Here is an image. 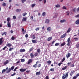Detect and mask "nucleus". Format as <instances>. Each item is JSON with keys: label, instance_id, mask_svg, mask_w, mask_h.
<instances>
[{"label": "nucleus", "instance_id": "nucleus-1", "mask_svg": "<svg viewBox=\"0 0 79 79\" xmlns=\"http://www.w3.org/2000/svg\"><path fill=\"white\" fill-rule=\"evenodd\" d=\"M68 74H69V72H67L65 74L64 73L62 77V79H66V78H68Z\"/></svg>", "mask_w": 79, "mask_h": 79}, {"label": "nucleus", "instance_id": "nucleus-2", "mask_svg": "<svg viewBox=\"0 0 79 79\" xmlns=\"http://www.w3.org/2000/svg\"><path fill=\"white\" fill-rule=\"evenodd\" d=\"M15 68V66H12L11 67V69L10 68H9V70H7L6 71V73H10V71H11V70H13V69Z\"/></svg>", "mask_w": 79, "mask_h": 79}, {"label": "nucleus", "instance_id": "nucleus-3", "mask_svg": "<svg viewBox=\"0 0 79 79\" xmlns=\"http://www.w3.org/2000/svg\"><path fill=\"white\" fill-rule=\"evenodd\" d=\"M38 63H39V61H37L36 62V63L33 66V67L34 68H37L38 67V65H37Z\"/></svg>", "mask_w": 79, "mask_h": 79}, {"label": "nucleus", "instance_id": "nucleus-4", "mask_svg": "<svg viewBox=\"0 0 79 79\" xmlns=\"http://www.w3.org/2000/svg\"><path fill=\"white\" fill-rule=\"evenodd\" d=\"M3 37L0 38V45H2V44H3V42H4V41L3 40Z\"/></svg>", "mask_w": 79, "mask_h": 79}, {"label": "nucleus", "instance_id": "nucleus-5", "mask_svg": "<svg viewBox=\"0 0 79 79\" xmlns=\"http://www.w3.org/2000/svg\"><path fill=\"white\" fill-rule=\"evenodd\" d=\"M27 69H19V71L21 72H24L26 71V70Z\"/></svg>", "mask_w": 79, "mask_h": 79}, {"label": "nucleus", "instance_id": "nucleus-6", "mask_svg": "<svg viewBox=\"0 0 79 79\" xmlns=\"http://www.w3.org/2000/svg\"><path fill=\"white\" fill-rule=\"evenodd\" d=\"M47 30L49 32H51L52 31V28L50 27H48L47 28Z\"/></svg>", "mask_w": 79, "mask_h": 79}, {"label": "nucleus", "instance_id": "nucleus-7", "mask_svg": "<svg viewBox=\"0 0 79 79\" xmlns=\"http://www.w3.org/2000/svg\"><path fill=\"white\" fill-rule=\"evenodd\" d=\"M66 35V33H65L63 35L61 36L60 38H61V39H63V38H64V37Z\"/></svg>", "mask_w": 79, "mask_h": 79}, {"label": "nucleus", "instance_id": "nucleus-8", "mask_svg": "<svg viewBox=\"0 0 79 79\" xmlns=\"http://www.w3.org/2000/svg\"><path fill=\"white\" fill-rule=\"evenodd\" d=\"M71 56V53H68V54L66 55V56L68 59L69 57H70Z\"/></svg>", "mask_w": 79, "mask_h": 79}, {"label": "nucleus", "instance_id": "nucleus-9", "mask_svg": "<svg viewBox=\"0 0 79 79\" xmlns=\"http://www.w3.org/2000/svg\"><path fill=\"white\" fill-rule=\"evenodd\" d=\"M75 73V71L74 70H72L70 73L71 76H72V75H73Z\"/></svg>", "mask_w": 79, "mask_h": 79}, {"label": "nucleus", "instance_id": "nucleus-10", "mask_svg": "<svg viewBox=\"0 0 79 79\" xmlns=\"http://www.w3.org/2000/svg\"><path fill=\"white\" fill-rule=\"evenodd\" d=\"M6 46H7V47H11V46H12V44L10 43H8L7 44H6Z\"/></svg>", "mask_w": 79, "mask_h": 79}, {"label": "nucleus", "instance_id": "nucleus-11", "mask_svg": "<svg viewBox=\"0 0 79 79\" xmlns=\"http://www.w3.org/2000/svg\"><path fill=\"white\" fill-rule=\"evenodd\" d=\"M9 63V60H6L5 62L4 63V65H6V64H8Z\"/></svg>", "mask_w": 79, "mask_h": 79}, {"label": "nucleus", "instance_id": "nucleus-12", "mask_svg": "<svg viewBox=\"0 0 79 79\" xmlns=\"http://www.w3.org/2000/svg\"><path fill=\"white\" fill-rule=\"evenodd\" d=\"M20 52H26V50L24 49H20Z\"/></svg>", "mask_w": 79, "mask_h": 79}, {"label": "nucleus", "instance_id": "nucleus-13", "mask_svg": "<svg viewBox=\"0 0 79 79\" xmlns=\"http://www.w3.org/2000/svg\"><path fill=\"white\" fill-rule=\"evenodd\" d=\"M60 22L61 23H65V22H66V20H65V19L61 20L60 21Z\"/></svg>", "mask_w": 79, "mask_h": 79}, {"label": "nucleus", "instance_id": "nucleus-14", "mask_svg": "<svg viewBox=\"0 0 79 79\" xmlns=\"http://www.w3.org/2000/svg\"><path fill=\"white\" fill-rule=\"evenodd\" d=\"M71 31V28L69 27V28L68 31H67V33H69V32H70V31Z\"/></svg>", "mask_w": 79, "mask_h": 79}, {"label": "nucleus", "instance_id": "nucleus-15", "mask_svg": "<svg viewBox=\"0 0 79 79\" xmlns=\"http://www.w3.org/2000/svg\"><path fill=\"white\" fill-rule=\"evenodd\" d=\"M30 56L31 58H33L34 57V54L32 53H31L30 54Z\"/></svg>", "mask_w": 79, "mask_h": 79}, {"label": "nucleus", "instance_id": "nucleus-16", "mask_svg": "<svg viewBox=\"0 0 79 79\" xmlns=\"http://www.w3.org/2000/svg\"><path fill=\"white\" fill-rule=\"evenodd\" d=\"M49 22H50V20L48 19H47L45 21V23L48 24L49 23Z\"/></svg>", "mask_w": 79, "mask_h": 79}, {"label": "nucleus", "instance_id": "nucleus-17", "mask_svg": "<svg viewBox=\"0 0 79 79\" xmlns=\"http://www.w3.org/2000/svg\"><path fill=\"white\" fill-rule=\"evenodd\" d=\"M32 59H29L28 62V64H30V63H32Z\"/></svg>", "mask_w": 79, "mask_h": 79}, {"label": "nucleus", "instance_id": "nucleus-18", "mask_svg": "<svg viewBox=\"0 0 79 79\" xmlns=\"http://www.w3.org/2000/svg\"><path fill=\"white\" fill-rule=\"evenodd\" d=\"M31 41L33 44H36L37 43V41L35 40H32Z\"/></svg>", "mask_w": 79, "mask_h": 79}, {"label": "nucleus", "instance_id": "nucleus-19", "mask_svg": "<svg viewBox=\"0 0 79 79\" xmlns=\"http://www.w3.org/2000/svg\"><path fill=\"white\" fill-rule=\"evenodd\" d=\"M52 37L51 36L50 37H49L48 39H47V40L48 41H50V40H52Z\"/></svg>", "mask_w": 79, "mask_h": 79}, {"label": "nucleus", "instance_id": "nucleus-20", "mask_svg": "<svg viewBox=\"0 0 79 79\" xmlns=\"http://www.w3.org/2000/svg\"><path fill=\"white\" fill-rule=\"evenodd\" d=\"M7 26L8 27H11V24L10 22H7Z\"/></svg>", "mask_w": 79, "mask_h": 79}, {"label": "nucleus", "instance_id": "nucleus-21", "mask_svg": "<svg viewBox=\"0 0 79 79\" xmlns=\"http://www.w3.org/2000/svg\"><path fill=\"white\" fill-rule=\"evenodd\" d=\"M11 20V19L10 18L8 17L7 18V23H10V21Z\"/></svg>", "mask_w": 79, "mask_h": 79}, {"label": "nucleus", "instance_id": "nucleus-22", "mask_svg": "<svg viewBox=\"0 0 79 79\" xmlns=\"http://www.w3.org/2000/svg\"><path fill=\"white\" fill-rule=\"evenodd\" d=\"M66 44V43L65 42H64L62 43L60 45L61 47H62V46H64V45H65Z\"/></svg>", "mask_w": 79, "mask_h": 79}, {"label": "nucleus", "instance_id": "nucleus-23", "mask_svg": "<svg viewBox=\"0 0 79 79\" xmlns=\"http://www.w3.org/2000/svg\"><path fill=\"white\" fill-rule=\"evenodd\" d=\"M76 24H79V19L77 20L75 22Z\"/></svg>", "mask_w": 79, "mask_h": 79}, {"label": "nucleus", "instance_id": "nucleus-24", "mask_svg": "<svg viewBox=\"0 0 79 79\" xmlns=\"http://www.w3.org/2000/svg\"><path fill=\"white\" fill-rule=\"evenodd\" d=\"M37 52L38 53H40V49H37Z\"/></svg>", "mask_w": 79, "mask_h": 79}, {"label": "nucleus", "instance_id": "nucleus-25", "mask_svg": "<svg viewBox=\"0 0 79 79\" xmlns=\"http://www.w3.org/2000/svg\"><path fill=\"white\" fill-rule=\"evenodd\" d=\"M40 72H38L36 73V75H40Z\"/></svg>", "mask_w": 79, "mask_h": 79}, {"label": "nucleus", "instance_id": "nucleus-26", "mask_svg": "<svg viewBox=\"0 0 79 79\" xmlns=\"http://www.w3.org/2000/svg\"><path fill=\"white\" fill-rule=\"evenodd\" d=\"M27 19L26 18H24L22 19V21L24 22L26 21Z\"/></svg>", "mask_w": 79, "mask_h": 79}, {"label": "nucleus", "instance_id": "nucleus-27", "mask_svg": "<svg viewBox=\"0 0 79 79\" xmlns=\"http://www.w3.org/2000/svg\"><path fill=\"white\" fill-rule=\"evenodd\" d=\"M22 31L23 32V34H25L26 33V31H24V28H22Z\"/></svg>", "mask_w": 79, "mask_h": 79}, {"label": "nucleus", "instance_id": "nucleus-28", "mask_svg": "<svg viewBox=\"0 0 79 79\" xmlns=\"http://www.w3.org/2000/svg\"><path fill=\"white\" fill-rule=\"evenodd\" d=\"M21 11V10L19 9H17L16 10V12H20Z\"/></svg>", "mask_w": 79, "mask_h": 79}, {"label": "nucleus", "instance_id": "nucleus-29", "mask_svg": "<svg viewBox=\"0 0 79 79\" xmlns=\"http://www.w3.org/2000/svg\"><path fill=\"white\" fill-rule=\"evenodd\" d=\"M70 40H71V38L70 37L67 40L68 42H71V41H70Z\"/></svg>", "mask_w": 79, "mask_h": 79}, {"label": "nucleus", "instance_id": "nucleus-30", "mask_svg": "<svg viewBox=\"0 0 79 79\" xmlns=\"http://www.w3.org/2000/svg\"><path fill=\"white\" fill-rule=\"evenodd\" d=\"M33 50H34V48L32 47L30 49L29 52H32Z\"/></svg>", "mask_w": 79, "mask_h": 79}, {"label": "nucleus", "instance_id": "nucleus-31", "mask_svg": "<svg viewBox=\"0 0 79 79\" xmlns=\"http://www.w3.org/2000/svg\"><path fill=\"white\" fill-rule=\"evenodd\" d=\"M15 39H16V38L14 37L13 36H12L11 38V39L12 40H14Z\"/></svg>", "mask_w": 79, "mask_h": 79}, {"label": "nucleus", "instance_id": "nucleus-32", "mask_svg": "<svg viewBox=\"0 0 79 79\" xmlns=\"http://www.w3.org/2000/svg\"><path fill=\"white\" fill-rule=\"evenodd\" d=\"M67 68V66H65L64 67L62 68V70H65V69H66Z\"/></svg>", "mask_w": 79, "mask_h": 79}, {"label": "nucleus", "instance_id": "nucleus-33", "mask_svg": "<svg viewBox=\"0 0 79 79\" xmlns=\"http://www.w3.org/2000/svg\"><path fill=\"white\" fill-rule=\"evenodd\" d=\"M27 15V13L26 12L22 14V15H23V16H26V15Z\"/></svg>", "mask_w": 79, "mask_h": 79}, {"label": "nucleus", "instance_id": "nucleus-34", "mask_svg": "<svg viewBox=\"0 0 79 79\" xmlns=\"http://www.w3.org/2000/svg\"><path fill=\"white\" fill-rule=\"evenodd\" d=\"M37 55H38V52H36L35 53V54H34L35 56H37Z\"/></svg>", "mask_w": 79, "mask_h": 79}, {"label": "nucleus", "instance_id": "nucleus-35", "mask_svg": "<svg viewBox=\"0 0 79 79\" xmlns=\"http://www.w3.org/2000/svg\"><path fill=\"white\" fill-rule=\"evenodd\" d=\"M35 6V4H33L31 5V7L32 8H34Z\"/></svg>", "mask_w": 79, "mask_h": 79}, {"label": "nucleus", "instance_id": "nucleus-36", "mask_svg": "<svg viewBox=\"0 0 79 79\" xmlns=\"http://www.w3.org/2000/svg\"><path fill=\"white\" fill-rule=\"evenodd\" d=\"M47 63L48 64H51V63H52V61L50 60H49L47 62Z\"/></svg>", "mask_w": 79, "mask_h": 79}, {"label": "nucleus", "instance_id": "nucleus-37", "mask_svg": "<svg viewBox=\"0 0 79 79\" xmlns=\"http://www.w3.org/2000/svg\"><path fill=\"white\" fill-rule=\"evenodd\" d=\"M5 71H6V70H5V69H3L2 70V73H4V72H5Z\"/></svg>", "mask_w": 79, "mask_h": 79}, {"label": "nucleus", "instance_id": "nucleus-38", "mask_svg": "<svg viewBox=\"0 0 79 79\" xmlns=\"http://www.w3.org/2000/svg\"><path fill=\"white\" fill-rule=\"evenodd\" d=\"M55 71V69L53 68H51L50 69V71L53 72Z\"/></svg>", "mask_w": 79, "mask_h": 79}, {"label": "nucleus", "instance_id": "nucleus-39", "mask_svg": "<svg viewBox=\"0 0 79 79\" xmlns=\"http://www.w3.org/2000/svg\"><path fill=\"white\" fill-rule=\"evenodd\" d=\"M55 6L56 8H58V7H60V6L59 4H57Z\"/></svg>", "mask_w": 79, "mask_h": 79}, {"label": "nucleus", "instance_id": "nucleus-40", "mask_svg": "<svg viewBox=\"0 0 79 79\" xmlns=\"http://www.w3.org/2000/svg\"><path fill=\"white\" fill-rule=\"evenodd\" d=\"M65 57H64L63 59L62 60L61 62L62 63H63L64 61H65Z\"/></svg>", "mask_w": 79, "mask_h": 79}, {"label": "nucleus", "instance_id": "nucleus-41", "mask_svg": "<svg viewBox=\"0 0 79 79\" xmlns=\"http://www.w3.org/2000/svg\"><path fill=\"white\" fill-rule=\"evenodd\" d=\"M57 15H58V14L56 13V15H55V16H54L53 17V18H56V17H57Z\"/></svg>", "mask_w": 79, "mask_h": 79}, {"label": "nucleus", "instance_id": "nucleus-42", "mask_svg": "<svg viewBox=\"0 0 79 79\" xmlns=\"http://www.w3.org/2000/svg\"><path fill=\"white\" fill-rule=\"evenodd\" d=\"M60 45V43H56L55 44V46H58Z\"/></svg>", "mask_w": 79, "mask_h": 79}, {"label": "nucleus", "instance_id": "nucleus-43", "mask_svg": "<svg viewBox=\"0 0 79 79\" xmlns=\"http://www.w3.org/2000/svg\"><path fill=\"white\" fill-rule=\"evenodd\" d=\"M35 35H32V39H35Z\"/></svg>", "mask_w": 79, "mask_h": 79}, {"label": "nucleus", "instance_id": "nucleus-44", "mask_svg": "<svg viewBox=\"0 0 79 79\" xmlns=\"http://www.w3.org/2000/svg\"><path fill=\"white\" fill-rule=\"evenodd\" d=\"M46 13L45 12H44L43 13H42V15L43 16H45L46 15Z\"/></svg>", "mask_w": 79, "mask_h": 79}, {"label": "nucleus", "instance_id": "nucleus-45", "mask_svg": "<svg viewBox=\"0 0 79 79\" xmlns=\"http://www.w3.org/2000/svg\"><path fill=\"white\" fill-rule=\"evenodd\" d=\"M71 44V42H68L67 44L68 46H69L70 45V44Z\"/></svg>", "mask_w": 79, "mask_h": 79}, {"label": "nucleus", "instance_id": "nucleus-46", "mask_svg": "<svg viewBox=\"0 0 79 79\" xmlns=\"http://www.w3.org/2000/svg\"><path fill=\"white\" fill-rule=\"evenodd\" d=\"M13 48H10L9 49V51L11 52V51H12V50H13Z\"/></svg>", "mask_w": 79, "mask_h": 79}, {"label": "nucleus", "instance_id": "nucleus-47", "mask_svg": "<svg viewBox=\"0 0 79 79\" xmlns=\"http://www.w3.org/2000/svg\"><path fill=\"white\" fill-rule=\"evenodd\" d=\"M3 6H6V4L5 2H3L2 4Z\"/></svg>", "mask_w": 79, "mask_h": 79}, {"label": "nucleus", "instance_id": "nucleus-48", "mask_svg": "<svg viewBox=\"0 0 79 79\" xmlns=\"http://www.w3.org/2000/svg\"><path fill=\"white\" fill-rule=\"evenodd\" d=\"M35 31H37L39 30V27H37L35 29Z\"/></svg>", "mask_w": 79, "mask_h": 79}, {"label": "nucleus", "instance_id": "nucleus-49", "mask_svg": "<svg viewBox=\"0 0 79 79\" xmlns=\"http://www.w3.org/2000/svg\"><path fill=\"white\" fill-rule=\"evenodd\" d=\"M26 0H22V2L23 3H24L25 2H26Z\"/></svg>", "mask_w": 79, "mask_h": 79}, {"label": "nucleus", "instance_id": "nucleus-50", "mask_svg": "<svg viewBox=\"0 0 79 79\" xmlns=\"http://www.w3.org/2000/svg\"><path fill=\"white\" fill-rule=\"evenodd\" d=\"M18 67L15 68L14 69V71H16V69H17Z\"/></svg>", "mask_w": 79, "mask_h": 79}, {"label": "nucleus", "instance_id": "nucleus-51", "mask_svg": "<svg viewBox=\"0 0 79 79\" xmlns=\"http://www.w3.org/2000/svg\"><path fill=\"white\" fill-rule=\"evenodd\" d=\"M7 48V47H6V46H5V47H4V48H2V50H5V48Z\"/></svg>", "mask_w": 79, "mask_h": 79}, {"label": "nucleus", "instance_id": "nucleus-52", "mask_svg": "<svg viewBox=\"0 0 79 79\" xmlns=\"http://www.w3.org/2000/svg\"><path fill=\"white\" fill-rule=\"evenodd\" d=\"M76 47L77 48H78V47H79V44H77Z\"/></svg>", "mask_w": 79, "mask_h": 79}, {"label": "nucleus", "instance_id": "nucleus-53", "mask_svg": "<svg viewBox=\"0 0 79 79\" xmlns=\"http://www.w3.org/2000/svg\"><path fill=\"white\" fill-rule=\"evenodd\" d=\"M16 73H14L12 74H11V76H15L16 75Z\"/></svg>", "mask_w": 79, "mask_h": 79}, {"label": "nucleus", "instance_id": "nucleus-54", "mask_svg": "<svg viewBox=\"0 0 79 79\" xmlns=\"http://www.w3.org/2000/svg\"><path fill=\"white\" fill-rule=\"evenodd\" d=\"M71 67H74V65L73 64H71Z\"/></svg>", "mask_w": 79, "mask_h": 79}, {"label": "nucleus", "instance_id": "nucleus-55", "mask_svg": "<svg viewBox=\"0 0 79 79\" xmlns=\"http://www.w3.org/2000/svg\"><path fill=\"white\" fill-rule=\"evenodd\" d=\"M77 77L76 76H74L73 77V79H77Z\"/></svg>", "mask_w": 79, "mask_h": 79}, {"label": "nucleus", "instance_id": "nucleus-56", "mask_svg": "<svg viewBox=\"0 0 79 79\" xmlns=\"http://www.w3.org/2000/svg\"><path fill=\"white\" fill-rule=\"evenodd\" d=\"M62 8L63 10H66V7L65 6H63Z\"/></svg>", "mask_w": 79, "mask_h": 79}, {"label": "nucleus", "instance_id": "nucleus-57", "mask_svg": "<svg viewBox=\"0 0 79 79\" xmlns=\"http://www.w3.org/2000/svg\"><path fill=\"white\" fill-rule=\"evenodd\" d=\"M61 64H63V63H59L58 64L59 66H60Z\"/></svg>", "mask_w": 79, "mask_h": 79}, {"label": "nucleus", "instance_id": "nucleus-58", "mask_svg": "<svg viewBox=\"0 0 79 79\" xmlns=\"http://www.w3.org/2000/svg\"><path fill=\"white\" fill-rule=\"evenodd\" d=\"M71 64V62H70V63L68 62L67 63V64L68 66H69V64Z\"/></svg>", "mask_w": 79, "mask_h": 79}, {"label": "nucleus", "instance_id": "nucleus-59", "mask_svg": "<svg viewBox=\"0 0 79 79\" xmlns=\"http://www.w3.org/2000/svg\"><path fill=\"white\" fill-rule=\"evenodd\" d=\"M28 35L27 34L25 35V37L26 38H27V37H28Z\"/></svg>", "mask_w": 79, "mask_h": 79}, {"label": "nucleus", "instance_id": "nucleus-60", "mask_svg": "<svg viewBox=\"0 0 79 79\" xmlns=\"http://www.w3.org/2000/svg\"><path fill=\"white\" fill-rule=\"evenodd\" d=\"M46 79H49V78L48 77V76H47L45 77Z\"/></svg>", "mask_w": 79, "mask_h": 79}, {"label": "nucleus", "instance_id": "nucleus-61", "mask_svg": "<svg viewBox=\"0 0 79 79\" xmlns=\"http://www.w3.org/2000/svg\"><path fill=\"white\" fill-rule=\"evenodd\" d=\"M3 33L4 34H5V35H6L7 33L5 32H4Z\"/></svg>", "mask_w": 79, "mask_h": 79}, {"label": "nucleus", "instance_id": "nucleus-62", "mask_svg": "<svg viewBox=\"0 0 79 79\" xmlns=\"http://www.w3.org/2000/svg\"><path fill=\"white\" fill-rule=\"evenodd\" d=\"M76 18H78V17H79V14L76 15L75 16Z\"/></svg>", "mask_w": 79, "mask_h": 79}, {"label": "nucleus", "instance_id": "nucleus-63", "mask_svg": "<svg viewBox=\"0 0 79 79\" xmlns=\"http://www.w3.org/2000/svg\"><path fill=\"white\" fill-rule=\"evenodd\" d=\"M13 19H16V16H13Z\"/></svg>", "mask_w": 79, "mask_h": 79}, {"label": "nucleus", "instance_id": "nucleus-64", "mask_svg": "<svg viewBox=\"0 0 79 79\" xmlns=\"http://www.w3.org/2000/svg\"><path fill=\"white\" fill-rule=\"evenodd\" d=\"M77 11L78 12L79 11V7L77 9Z\"/></svg>", "mask_w": 79, "mask_h": 79}]
</instances>
